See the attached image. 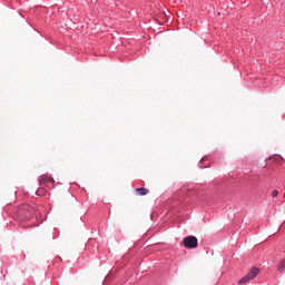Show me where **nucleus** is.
<instances>
[{
	"label": "nucleus",
	"instance_id": "3",
	"mask_svg": "<svg viewBox=\"0 0 285 285\" xmlns=\"http://www.w3.org/2000/svg\"><path fill=\"white\" fill-rule=\"evenodd\" d=\"M199 240L195 236H187L183 239V246L185 248H197Z\"/></svg>",
	"mask_w": 285,
	"mask_h": 285
},
{
	"label": "nucleus",
	"instance_id": "9",
	"mask_svg": "<svg viewBox=\"0 0 285 285\" xmlns=\"http://www.w3.org/2000/svg\"><path fill=\"white\" fill-rule=\"evenodd\" d=\"M271 159H273V157L266 158L265 161H271Z\"/></svg>",
	"mask_w": 285,
	"mask_h": 285
},
{
	"label": "nucleus",
	"instance_id": "6",
	"mask_svg": "<svg viewBox=\"0 0 285 285\" xmlns=\"http://www.w3.org/2000/svg\"><path fill=\"white\" fill-rule=\"evenodd\" d=\"M278 271H279V273H284V271H285V259L279 262Z\"/></svg>",
	"mask_w": 285,
	"mask_h": 285
},
{
	"label": "nucleus",
	"instance_id": "10",
	"mask_svg": "<svg viewBox=\"0 0 285 285\" xmlns=\"http://www.w3.org/2000/svg\"><path fill=\"white\" fill-rule=\"evenodd\" d=\"M36 194H37V195H41V194H39V189L36 191Z\"/></svg>",
	"mask_w": 285,
	"mask_h": 285
},
{
	"label": "nucleus",
	"instance_id": "7",
	"mask_svg": "<svg viewBox=\"0 0 285 285\" xmlns=\"http://www.w3.org/2000/svg\"><path fill=\"white\" fill-rule=\"evenodd\" d=\"M203 161H206V157H203V158L200 159V161H199V164H198V167H199V168H208L207 165H202Z\"/></svg>",
	"mask_w": 285,
	"mask_h": 285
},
{
	"label": "nucleus",
	"instance_id": "5",
	"mask_svg": "<svg viewBox=\"0 0 285 285\" xmlns=\"http://www.w3.org/2000/svg\"><path fill=\"white\" fill-rule=\"evenodd\" d=\"M137 195H139L140 197H144L146 195H148L149 190L148 188L145 187H140L136 189Z\"/></svg>",
	"mask_w": 285,
	"mask_h": 285
},
{
	"label": "nucleus",
	"instance_id": "2",
	"mask_svg": "<svg viewBox=\"0 0 285 285\" xmlns=\"http://www.w3.org/2000/svg\"><path fill=\"white\" fill-rule=\"evenodd\" d=\"M257 275H259V268L257 267H253L247 274L246 276H244L243 278H240L238 281V284H248V282H252V279H255L257 277Z\"/></svg>",
	"mask_w": 285,
	"mask_h": 285
},
{
	"label": "nucleus",
	"instance_id": "8",
	"mask_svg": "<svg viewBox=\"0 0 285 285\" xmlns=\"http://www.w3.org/2000/svg\"><path fill=\"white\" fill-rule=\"evenodd\" d=\"M277 195H279V191L277 189H274L272 191V197L275 198V197H277Z\"/></svg>",
	"mask_w": 285,
	"mask_h": 285
},
{
	"label": "nucleus",
	"instance_id": "1",
	"mask_svg": "<svg viewBox=\"0 0 285 285\" xmlns=\"http://www.w3.org/2000/svg\"><path fill=\"white\" fill-rule=\"evenodd\" d=\"M13 218L20 224L29 222L28 224L22 225L23 228H35L36 226H39L37 224V209L27 203L17 207Z\"/></svg>",
	"mask_w": 285,
	"mask_h": 285
},
{
	"label": "nucleus",
	"instance_id": "4",
	"mask_svg": "<svg viewBox=\"0 0 285 285\" xmlns=\"http://www.w3.org/2000/svg\"><path fill=\"white\" fill-rule=\"evenodd\" d=\"M38 181L40 186H48V184H51V185L55 184V178L48 175H42L38 178Z\"/></svg>",
	"mask_w": 285,
	"mask_h": 285
},
{
	"label": "nucleus",
	"instance_id": "11",
	"mask_svg": "<svg viewBox=\"0 0 285 285\" xmlns=\"http://www.w3.org/2000/svg\"><path fill=\"white\" fill-rule=\"evenodd\" d=\"M39 193H43V189H40Z\"/></svg>",
	"mask_w": 285,
	"mask_h": 285
}]
</instances>
